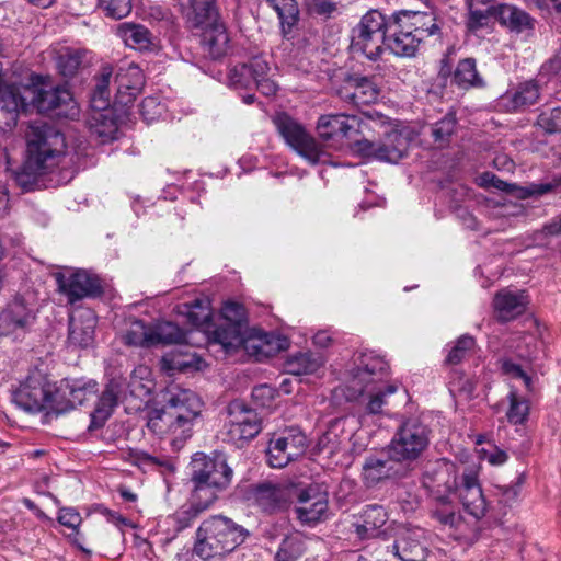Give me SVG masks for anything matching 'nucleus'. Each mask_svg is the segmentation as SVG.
<instances>
[{
    "mask_svg": "<svg viewBox=\"0 0 561 561\" xmlns=\"http://www.w3.org/2000/svg\"><path fill=\"white\" fill-rule=\"evenodd\" d=\"M28 163L35 170L53 172L66 159L65 136L54 126L34 122L26 136Z\"/></svg>",
    "mask_w": 561,
    "mask_h": 561,
    "instance_id": "5",
    "label": "nucleus"
},
{
    "mask_svg": "<svg viewBox=\"0 0 561 561\" xmlns=\"http://www.w3.org/2000/svg\"><path fill=\"white\" fill-rule=\"evenodd\" d=\"M25 98L20 89L13 85L2 87L0 90V119L8 127L16 124L19 115L26 107Z\"/></svg>",
    "mask_w": 561,
    "mask_h": 561,
    "instance_id": "35",
    "label": "nucleus"
},
{
    "mask_svg": "<svg viewBox=\"0 0 561 561\" xmlns=\"http://www.w3.org/2000/svg\"><path fill=\"white\" fill-rule=\"evenodd\" d=\"M273 123L286 145L308 162L332 164L328 151L295 118L286 113H278L273 117Z\"/></svg>",
    "mask_w": 561,
    "mask_h": 561,
    "instance_id": "9",
    "label": "nucleus"
},
{
    "mask_svg": "<svg viewBox=\"0 0 561 561\" xmlns=\"http://www.w3.org/2000/svg\"><path fill=\"white\" fill-rule=\"evenodd\" d=\"M328 510V500L324 494L305 490L299 495V505L295 512L297 518L305 524H314L322 519Z\"/></svg>",
    "mask_w": 561,
    "mask_h": 561,
    "instance_id": "32",
    "label": "nucleus"
},
{
    "mask_svg": "<svg viewBox=\"0 0 561 561\" xmlns=\"http://www.w3.org/2000/svg\"><path fill=\"white\" fill-rule=\"evenodd\" d=\"M113 75V67L111 65H103L100 73L95 76V85L92 90L90 98L91 108L104 110L111 105V78Z\"/></svg>",
    "mask_w": 561,
    "mask_h": 561,
    "instance_id": "41",
    "label": "nucleus"
},
{
    "mask_svg": "<svg viewBox=\"0 0 561 561\" xmlns=\"http://www.w3.org/2000/svg\"><path fill=\"white\" fill-rule=\"evenodd\" d=\"M37 319V310L23 298L16 297L0 311V337L19 339L25 335Z\"/></svg>",
    "mask_w": 561,
    "mask_h": 561,
    "instance_id": "16",
    "label": "nucleus"
},
{
    "mask_svg": "<svg viewBox=\"0 0 561 561\" xmlns=\"http://www.w3.org/2000/svg\"><path fill=\"white\" fill-rule=\"evenodd\" d=\"M536 124L548 134L561 133V106L541 112Z\"/></svg>",
    "mask_w": 561,
    "mask_h": 561,
    "instance_id": "60",
    "label": "nucleus"
},
{
    "mask_svg": "<svg viewBox=\"0 0 561 561\" xmlns=\"http://www.w3.org/2000/svg\"><path fill=\"white\" fill-rule=\"evenodd\" d=\"M248 536L249 531L231 518L213 515L198 526L193 552L205 561L221 558L242 545Z\"/></svg>",
    "mask_w": 561,
    "mask_h": 561,
    "instance_id": "3",
    "label": "nucleus"
},
{
    "mask_svg": "<svg viewBox=\"0 0 561 561\" xmlns=\"http://www.w3.org/2000/svg\"><path fill=\"white\" fill-rule=\"evenodd\" d=\"M276 394L277 390L266 383L259 385L252 390V399L261 408L271 407Z\"/></svg>",
    "mask_w": 561,
    "mask_h": 561,
    "instance_id": "62",
    "label": "nucleus"
},
{
    "mask_svg": "<svg viewBox=\"0 0 561 561\" xmlns=\"http://www.w3.org/2000/svg\"><path fill=\"white\" fill-rule=\"evenodd\" d=\"M307 447V437L299 428H286L270 439L267 462L273 468H284L301 457Z\"/></svg>",
    "mask_w": 561,
    "mask_h": 561,
    "instance_id": "13",
    "label": "nucleus"
},
{
    "mask_svg": "<svg viewBox=\"0 0 561 561\" xmlns=\"http://www.w3.org/2000/svg\"><path fill=\"white\" fill-rule=\"evenodd\" d=\"M389 18L378 10L364 14L351 33V50L369 60L378 59L386 47Z\"/></svg>",
    "mask_w": 561,
    "mask_h": 561,
    "instance_id": "7",
    "label": "nucleus"
},
{
    "mask_svg": "<svg viewBox=\"0 0 561 561\" xmlns=\"http://www.w3.org/2000/svg\"><path fill=\"white\" fill-rule=\"evenodd\" d=\"M268 62L262 56H255L249 62L230 66L227 72V83L234 90H251L256 88L266 96L277 91L276 82L270 77Z\"/></svg>",
    "mask_w": 561,
    "mask_h": 561,
    "instance_id": "12",
    "label": "nucleus"
},
{
    "mask_svg": "<svg viewBox=\"0 0 561 561\" xmlns=\"http://www.w3.org/2000/svg\"><path fill=\"white\" fill-rule=\"evenodd\" d=\"M305 540L301 534L295 533L286 536L274 557L275 561H297L305 552Z\"/></svg>",
    "mask_w": 561,
    "mask_h": 561,
    "instance_id": "50",
    "label": "nucleus"
},
{
    "mask_svg": "<svg viewBox=\"0 0 561 561\" xmlns=\"http://www.w3.org/2000/svg\"><path fill=\"white\" fill-rule=\"evenodd\" d=\"M165 405L180 427L178 432L184 436L185 440L191 438L194 422L202 411L203 403L199 397L190 389L174 388L170 390Z\"/></svg>",
    "mask_w": 561,
    "mask_h": 561,
    "instance_id": "15",
    "label": "nucleus"
},
{
    "mask_svg": "<svg viewBox=\"0 0 561 561\" xmlns=\"http://www.w3.org/2000/svg\"><path fill=\"white\" fill-rule=\"evenodd\" d=\"M501 368L504 374L512 378L522 379L528 391H533L531 378L522 369V367L514 363L512 359H503L501 362Z\"/></svg>",
    "mask_w": 561,
    "mask_h": 561,
    "instance_id": "63",
    "label": "nucleus"
},
{
    "mask_svg": "<svg viewBox=\"0 0 561 561\" xmlns=\"http://www.w3.org/2000/svg\"><path fill=\"white\" fill-rule=\"evenodd\" d=\"M147 427L154 435L170 437L171 445L174 449L182 448L186 442L184 436L178 432L180 427L167 405L163 409H152L148 412Z\"/></svg>",
    "mask_w": 561,
    "mask_h": 561,
    "instance_id": "28",
    "label": "nucleus"
},
{
    "mask_svg": "<svg viewBox=\"0 0 561 561\" xmlns=\"http://www.w3.org/2000/svg\"><path fill=\"white\" fill-rule=\"evenodd\" d=\"M115 103L127 106L135 101L145 85V76L139 66L129 64L119 67L115 76Z\"/></svg>",
    "mask_w": 561,
    "mask_h": 561,
    "instance_id": "22",
    "label": "nucleus"
},
{
    "mask_svg": "<svg viewBox=\"0 0 561 561\" xmlns=\"http://www.w3.org/2000/svg\"><path fill=\"white\" fill-rule=\"evenodd\" d=\"M191 480L194 484L193 497L211 504L232 479V469L219 454L209 457L203 453H196L191 461Z\"/></svg>",
    "mask_w": 561,
    "mask_h": 561,
    "instance_id": "4",
    "label": "nucleus"
},
{
    "mask_svg": "<svg viewBox=\"0 0 561 561\" xmlns=\"http://www.w3.org/2000/svg\"><path fill=\"white\" fill-rule=\"evenodd\" d=\"M453 80L462 89L481 88L484 85L483 79L478 73L473 58H465L458 62Z\"/></svg>",
    "mask_w": 561,
    "mask_h": 561,
    "instance_id": "44",
    "label": "nucleus"
},
{
    "mask_svg": "<svg viewBox=\"0 0 561 561\" xmlns=\"http://www.w3.org/2000/svg\"><path fill=\"white\" fill-rule=\"evenodd\" d=\"M46 173L50 172L48 170H35L30 165L28 158H26L24 165L14 172V181L23 190L30 191L36 184L37 178Z\"/></svg>",
    "mask_w": 561,
    "mask_h": 561,
    "instance_id": "57",
    "label": "nucleus"
},
{
    "mask_svg": "<svg viewBox=\"0 0 561 561\" xmlns=\"http://www.w3.org/2000/svg\"><path fill=\"white\" fill-rule=\"evenodd\" d=\"M58 289L66 295L70 304L85 297H96L103 291L100 278L87 271L79 270L69 275L57 273L55 275Z\"/></svg>",
    "mask_w": 561,
    "mask_h": 561,
    "instance_id": "18",
    "label": "nucleus"
},
{
    "mask_svg": "<svg viewBox=\"0 0 561 561\" xmlns=\"http://www.w3.org/2000/svg\"><path fill=\"white\" fill-rule=\"evenodd\" d=\"M179 11L191 28H204L218 20L217 0H175Z\"/></svg>",
    "mask_w": 561,
    "mask_h": 561,
    "instance_id": "24",
    "label": "nucleus"
},
{
    "mask_svg": "<svg viewBox=\"0 0 561 561\" xmlns=\"http://www.w3.org/2000/svg\"><path fill=\"white\" fill-rule=\"evenodd\" d=\"M126 381L123 378H112L105 386L99 401L91 413V423L89 430L100 428L106 420L112 415L119 400L126 390Z\"/></svg>",
    "mask_w": 561,
    "mask_h": 561,
    "instance_id": "23",
    "label": "nucleus"
},
{
    "mask_svg": "<svg viewBox=\"0 0 561 561\" xmlns=\"http://www.w3.org/2000/svg\"><path fill=\"white\" fill-rule=\"evenodd\" d=\"M227 412L229 420L226 424V436L230 443L242 446L261 432V419L257 412L247 408L243 402L232 401Z\"/></svg>",
    "mask_w": 561,
    "mask_h": 561,
    "instance_id": "14",
    "label": "nucleus"
},
{
    "mask_svg": "<svg viewBox=\"0 0 561 561\" xmlns=\"http://www.w3.org/2000/svg\"><path fill=\"white\" fill-rule=\"evenodd\" d=\"M380 116L385 119L383 125H378L375 129H366V134L374 131L382 134L383 138L374 141L364 136L362 140H356V151L365 158L397 163L408 153L412 139L411 134L408 129L392 127L387 117Z\"/></svg>",
    "mask_w": 561,
    "mask_h": 561,
    "instance_id": "6",
    "label": "nucleus"
},
{
    "mask_svg": "<svg viewBox=\"0 0 561 561\" xmlns=\"http://www.w3.org/2000/svg\"><path fill=\"white\" fill-rule=\"evenodd\" d=\"M253 501L265 512L283 508L288 501V492L280 484L264 482L252 491Z\"/></svg>",
    "mask_w": 561,
    "mask_h": 561,
    "instance_id": "34",
    "label": "nucleus"
},
{
    "mask_svg": "<svg viewBox=\"0 0 561 561\" xmlns=\"http://www.w3.org/2000/svg\"><path fill=\"white\" fill-rule=\"evenodd\" d=\"M276 11L283 34L286 36L298 23L299 9L296 0H266Z\"/></svg>",
    "mask_w": 561,
    "mask_h": 561,
    "instance_id": "46",
    "label": "nucleus"
},
{
    "mask_svg": "<svg viewBox=\"0 0 561 561\" xmlns=\"http://www.w3.org/2000/svg\"><path fill=\"white\" fill-rule=\"evenodd\" d=\"M181 313L187 317L188 322L196 328H204L208 331L211 311L207 299H195L191 304L181 307Z\"/></svg>",
    "mask_w": 561,
    "mask_h": 561,
    "instance_id": "48",
    "label": "nucleus"
},
{
    "mask_svg": "<svg viewBox=\"0 0 561 561\" xmlns=\"http://www.w3.org/2000/svg\"><path fill=\"white\" fill-rule=\"evenodd\" d=\"M394 460L379 459L377 457H369L363 466V478L367 486H374L383 479L393 478L397 476L394 469Z\"/></svg>",
    "mask_w": 561,
    "mask_h": 561,
    "instance_id": "38",
    "label": "nucleus"
},
{
    "mask_svg": "<svg viewBox=\"0 0 561 561\" xmlns=\"http://www.w3.org/2000/svg\"><path fill=\"white\" fill-rule=\"evenodd\" d=\"M117 35L134 49L148 50L153 45L151 32L141 24L122 23L117 26Z\"/></svg>",
    "mask_w": 561,
    "mask_h": 561,
    "instance_id": "37",
    "label": "nucleus"
},
{
    "mask_svg": "<svg viewBox=\"0 0 561 561\" xmlns=\"http://www.w3.org/2000/svg\"><path fill=\"white\" fill-rule=\"evenodd\" d=\"M424 485L434 494L440 504L449 503V495L459 486L458 467L448 459L436 460L424 473Z\"/></svg>",
    "mask_w": 561,
    "mask_h": 561,
    "instance_id": "17",
    "label": "nucleus"
},
{
    "mask_svg": "<svg viewBox=\"0 0 561 561\" xmlns=\"http://www.w3.org/2000/svg\"><path fill=\"white\" fill-rule=\"evenodd\" d=\"M151 325L146 324L142 320H135L130 323L123 339L125 344L129 346L151 347Z\"/></svg>",
    "mask_w": 561,
    "mask_h": 561,
    "instance_id": "52",
    "label": "nucleus"
},
{
    "mask_svg": "<svg viewBox=\"0 0 561 561\" xmlns=\"http://www.w3.org/2000/svg\"><path fill=\"white\" fill-rule=\"evenodd\" d=\"M439 27L434 13L401 11L389 16L386 48L398 57H414L420 44Z\"/></svg>",
    "mask_w": 561,
    "mask_h": 561,
    "instance_id": "2",
    "label": "nucleus"
},
{
    "mask_svg": "<svg viewBox=\"0 0 561 561\" xmlns=\"http://www.w3.org/2000/svg\"><path fill=\"white\" fill-rule=\"evenodd\" d=\"M34 101L42 112L58 111L59 115H67L68 110L75 108L72 94L65 87L42 89Z\"/></svg>",
    "mask_w": 561,
    "mask_h": 561,
    "instance_id": "31",
    "label": "nucleus"
},
{
    "mask_svg": "<svg viewBox=\"0 0 561 561\" xmlns=\"http://www.w3.org/2000/svg\"><path fill=\"white\" fill-rule=\"evenodd\" d=\"M304 3L309 14L324 19L333 16L337 11V3L333 0H305Z\"/></svg>",
    "mask_w": 561,
    "mask_h": 561,
    "instance_id": "61",
    "label": "nucleus"
},
{
    "mask_svg": "<svg viewBox=\"0 0 561 561\" xmlns=\"http://www.w3.org/2000/svg\"><path fill=\"white\" fill-rule=\"evenodd\" d=\"M210 505L211 503L205 500L194 499L192 496L191 505L176 511L171 517L175 531L180 533L191 527L201 513L206 511Z\"/></svg>",
    "mask_w": 561,
    "mask_h": 561,
    "instance_id": "45",
    "label": "nucleus"
},
{
    "mask_svg": "<svg viewBox=\"0 0 561 561\" xmlns=\"http://www.w3.org/2000/svg\"><path fill=\"white\" fill-rule=\"evenodd\" d=\"M529 300L525 290L504 288L493 299L494 316L500 322H508L523 314Z\"/></svg>",
    "mask_w": 561,
    "mask_h": 561,
    "instance_id": "26",
    "label": "nucleus"
},
{
    "mask_svg": "<svg viewBox=\"0 0 561 561\" xmlns=\"http://www.w3.org/2000/svg\"><path fill=\"white\" fill-rule=\"evenodd\" d=\"M151 333L152 346L187 342L186 333L172 322H160L151 325Z\"/></svg>",
    "mask_w": 561,
    "mask_h": 561,
    "instance_id": "43",
    "label": "nucleus"
},
{
    "mask_svg": "<svg viewBox=\"0 0 561 561\" xmlns=\"http://www.w3.org/2000/svg\"><path fill=\"white\" fill-rule=\"evenodd\" d=\"M137 460L140 462V465L146 467L162 468L171 472L175 469L174 465L169 458L152 456L146 451H140L137 454Z\"/></svg>",
    "mask_w": 561,
    "mask_h": 561,
    "instance_id": "64",
    "label": "nucleus"
},
{
    "mask_svg": "<svg viewBox=\"0 0 561 561\" xmlns=\"http://www.w3.org/2000/svg\"><path fill=\"white\" fill-rule=\"evenodd\" d=\"M474 339L468 334L460 336L448 350L445 363L447 365H457L473 351Z\"/></svg>",
    "mask_w": 561,
    "mask_h": 561,
    "instance_id": "55",
    "label": "nucleus"
},
{
    "mask_svg": "<svg viewBox=\"0 0 561 561\" xmlns=\"http://www.w3.org/2000/svg\"><path fill=\"white\" fill-rule=\"evenodd\" d=\"M540 87L536 80H527L507 90L500 98V105L507 112H520L536 104L540 98Z\"/></svg>",
    "mask_w": 561,
    "mask_h": 561,
    "instance_id": "27",
    "label": "nucleus"
},
{
    "mask_svg": "<svg viewBox=\"0 0 561 561\" xmlns=\"http://www.w3.org/2000/svg\"><path fill=\"white\" fill-rule=\"evenodd\" d=\"M490 18L497 19L496 5H488L485 9H476L471 2L469 5V15L467 26L470 31H477L488 25Z\"/></svg>",
    "mask_w": 561,
    "mask_h": 561,
    "instance_id": "56",
    "label": "nucleus"
},
{
    "mask_svg": "<svg viewBox=\"0 0 561 561\" xmlns=\"http://www.w3.org/2000/svg\"><path fill=\"white\" fill-rule=\"evenodd\" d=\"M428 427L417 419L404 421L388 445V456L396 462L417 460L430 445Z\"/></svg>",
    "mask_w": 561,
    "mask_h": 561,
    "instance_id": "11",
    "label": "nucleus"
},
{
    "mask_svg": "<svg viewBox=\"0 0 561 561\" xmlns=\"http://www.w3.org/2000/svg\"><path fill=\"white\" fill-rule=\"evenodd\" d=\"M388 369L383 357L373 351L355 354L344 387L345 398L348 401L360 400L369 414L382 413L388 398L398 390L396 385L383 380Z\"/></svg>",
    "mask_w": 561,
    "mask_h": 561,
    "instance_id": "1",
    "label": "nucleus"
},
{
    "mask_svg": "<svg viewBox=\"0 0 561 561\" xmlns=\"http://www.w3.org/2000/svg\"><path fill=\"white\" fill-rule=\"evenodd\" d=\"M542 350L543 343L535 334H524L516 345L517 356L527 362L538 358Z\"/></svg>",
    "mask_w": 561,
    "mask_h": 561,
    "instance_id": "54",
    "label": "nucleus"
},
{
    "mask_svg": "<svg viewBox=\"0 0 561 561\" xmlns=\"http://www.w3.org/2000/svg\"><path fill=\"white\" fill-rule=\"evenodd\" d=\"M96 320L92 311L84 310L69 320L68 342L79 347H88L93 343Z\"/></svg>",
    "mask_w": 561,
    "mask_h": 561,
    "instance_id": "33",
    "label": "nucleus"
},
{
    "mask_svg": "<svg viewBox=\"0 0 561 561\" xmlns=\"http://www.w3.org/2000/svg\"><path fill=\"white\" fill-rule=\"evenodd\" d=\"M202 30L204 31L203 44L209 56L213 59L224 56L228 50L229 36L220 16Z\"/></svg>",
    "mask_w": 561,
    "mask_h": 561,
    "instance_id": "36",
    "label": "nucleus"
},
{
    "mask_svg": "<svg viewBox=\"0 0 561 561\" xmlns=\"http://www.w3.org/2000/svg\"><path fill=\"white\" fill-rule=\"evenodd\" d=\"M99 5L106 16L121 20L131 11V0H99Z\"/></svg>",
    "mask_w": 561,
    "mask_h": 561,
    "instance_id": "59",
    "label": "nucleus"
},
{
    "mask_svg": "<svg viewBox=\"0 0 561 561\" xmlns=\"http://www.w3.org/2000/svg\"><path fill=\"white\" fill-rule=\"evenodd\" d=\"M98 383L91 379H64L56 385L54 413L60 414L81 405L96 393Z\"/></svg>",
    "mask_w": 561,
    "mask_h": 561,
    "instance_id": "19",
    "label": "nucleus"
},
{
    "mask_svg": "<svg viewBox=\"0 0 561 561\" xmlns=\"http://www.w3.org/2000/svg\"><path fill=\"white\" fill-rule=\"evenodd\" d=\"M89 129L102 144L116 139L118 133V119L113 107L104 110L91 108L88 119Z\"/></svg>",
    "mask_w": 561,
    "mask_h": 561,
    "instance_id": "29",
    "label": "nucleus"
},
{
    "mask_svg": "<svg viewBox=\"0 0 561 561\" xmlns=\"http://www.w3.org/2000/svg\"><path fill=\"white\" fill-rule=\"evenodd\" d=\"M378 85L369 78L357 75L348 76L337 90L340 98L353 105H368L378 100Z\"/></svg>",
    "mask_w": 561,
    "mask_h": 561,
    "instance_id": "21",
    "label": "nucleus"
},
{
    "mask_svg": "<svg viewBox=\"0 0 561 561\" xmlns=\"http://www.w3.org/2000/svg\"><path fill=\"white\" fill-rule=\"evenodd\" d=\"M467 513L481 518L486 512V501L479 483L478 472L468 468L462 472L461 482L456 490Z\"/></svg>",
    "mask_w": 561,
    "mask_h": 561,
    "instance_id": "20",
    "label": "nucleus"
},
{
    "mask_svg": "<svg viewBox=\"0 0 561 561\" xmlns=\"http://www.w3.org/2000/svg\"><path fill=\"white\" fill-rule=\"evenodd\" d=\"M56 398V383L36 370L31 373L16 389L12 391V402L20 409L37 413L42 411L54 412Z\"/></svg>",
    "mask_w": 561,
    "mask_h": 561,
    "instance_id": "10",
    "label": "nucleus"
},
{
    "mask_svg": "<svg viewBox=\"0 0 561 561\" xmlns=\"http://www.w3.org/2000/svg\"><path fill=\"white\" fill-rule=\"evenodd\" d=\"M423 535L421 528H402L392 545L394 556L401 561H425L427 548Z\"/></svg>",
    "mask_w": 561,
    "mask_h": 561,
    "instance_id": "25",
    "label": "nucleus"
},
{
    "mask_svg": "<svg viewBox=\"0 0 561 561\" xmlns=\"http://www.w3.org/2000/svg\"><path fill=\"white\" fill-rule=\"evenodd\" d=\"M456 117L453 113L446 114L440 121L430 127V134L437 146L443 147L448 144L450 136L455 131Z\"/></svg>",
    "mask_w": 561,
    "mask_h": 561,
    "instance_id": "53",
    "label": "nucleus"
},
{
    "mask_svg": "<svg viewBox=\"0 0 561 561\" xmlns=\"http://www.w3.org/2000/svg\"><path fill=\"white\" fill-rule=\"evenodd\" d=\"M508 409L506 411V419L513 425L524 424L529 416L530 405L529 401L519 396L515 389H511L507 394Z\"/></svg>",
    "mask_w": 561,
    "mask_h": 561,
    "instance_id": "51",
    "label": "nucleus"
},
{
    "mask_svg": "<svg viewBox=\"0 0 561 561\" xmlns=\"http://www.w3.org/2000/svg\"><path fill=\"white\" fill-rule=\"evenodd\" d=\"M497 20L501 24L507 26L511 31L520 33L533 28L534 20L531 16L511 4L496 5Z\"/></svg>",
    "mask_w": 561,
    "mask_h": 561,
    "instance_id": "39",
    "label": "nucleus"
},
{
    "mask_svg": "<svg viewBox=\"0 0 561 561\" xmlns=\"http://www.w3.org/2000/svg\"><path fill=\"white\" fill-rule=\"evenodd\" d=\"M480 184L485 187H494L503 192H512L519 198H528L533 196H542L553 190L550 183H531L527 186H517L510 184L491 172H484L480 176Z\"/></svg>",
    "mask_w": 561,
    "mask_h": 561,
    "instance_id": "30",
    "label": "nucleus"
},
{
    "mask_svg": "<svg viewBox=\"0 0 561 561\" xmlns=\"http://www.w3.org/2000/svg\"><path fill=\"white\" fill-rule=\"evenodd\" d=\"M87 50L78 48H62L56 58L59 72L66 78H72L80 69Z\"/></svg>",
    "mask_w": 561,
    "mask_h": 561,
    "instance_id": "47",
    "label": "nucleus"
},
{
    "mask_svg": "<svg viewBox=\"0 0 561 561\" xmlns=\"http://www.w3.org/2000/svg\"><path fill=\"white\" fill-rule=\"evenodd\" d=\"M221 322L245 328V309L241 304L228 301L221 308Z\"/></svg>",
    "mask_w": 561,
    "mask_h": 561,
    "instance_id": "58",
    "label": "nucleus"
},
{
    "mask_svg": "<svg viewBox=\"0 0 561 561\" xmlns=\"http://www.w3.org/2000/svg\"><path fill=\"white\" fill-rule=\"evenodd\" d=\"M387 522V513L382 506H368L363 514V524L357 526L360 537H373Z\"/></svg>",
    "mask_w": 561,
    "mask_h": 561,
    "instance_id": "49",
    "label": "nucleus"
},
{
    "mask_svg": "<svg viewBox=\"0 0 561 561\" xmlns=\"http://www.w3.org/2000/svg\"><path fill=\"white\" fill-rule=\"evenodd\" d=\"M244 329L242 327L231 325L221 322L210 333V342L220 344L225 351L237 348L244 342Z\"/></svg>",
    "mask_w": 561,
    "mask_h": 561,
    "instance_id": "42",
    "label": "nucleus"
},
{
    "mask_svg": "<svg viewBox=\"0 0 561 561\" xmlns=\"http://www.w3.org/2000/svg\"><path fill=\"white\" fill-rule=\"evenodd\" d=\"M385 119L378 113H365L364 117L346 114L321 115L317 123L319 138L323 141L347 138L354 141L359 135L366 136V129L383 125Z\"/></svg>",
    "mask_w": 561,
    "mask_h": 561,
    "instance_id": "8",
    "label": "nucleus"
},
{
    "mask_svg": "<svg viewBox=\"0 0 561 561\" xmlns=\"http://www.w3.org/2000/svg\"><path fill=\"white\" fill-rule=\"evenodd\" d=\"M323 363L321 355L311 352H299L286 359L285 370L290 375H309L314 374L322 367Z\"/></svg>",
    "mask_w": 561,
    "mask_h": 561,
    "instance_id": "40",
    "label": "nucleus"
}]
</instances>
